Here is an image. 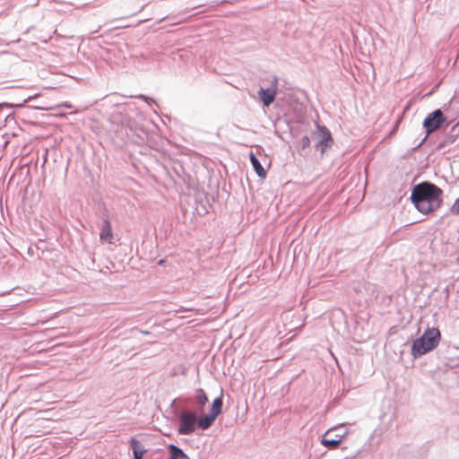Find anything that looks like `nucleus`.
Wrapping results in <instances>:
<instances>
[{
  "label": "nucleus",
  "mask_w": 459,
  "mask_h": 459,
  "mask_svg": "<svg viewBox=\"0 0 459 459\" xmlns=\"http://www.w3.org/2000/svg\"><path fill=\"white\" fill-rule=\"evenodd\" d=\"M442 195L441 188L434 184L422 182L413 187L411 198L420 212L429 214L441 207Z\"/></svg>",
  "instance_id": "obj_1"
},
{
  "label": "nucleus",
  "mask_w": 459,
  "mask_h": 459,
  "mask_svg": "<svg viewBox=\"0 0 459 459\" xmlns=\"http://www.w3.org/2000/svg\"><path fill=\"white\" fill-rule=\"evenodd\" d=\"M441 340L440 331L436 328H428L423 335L416 339L411 346V355L413 358L420 357L434 350Z\"/></svg>",
  "instance_id": "obj_2"
},
{
  "label": "nucleus",
  "mask_w": 459,
  "mask_h": 459,
  "mask_svg": "<svg viewBox=\"0 0 459 459\" xmlns=\"http://www.w3.org/2000/svg\"><path fill=\"white\" fill-rule=\"evenodd\" d=\"M347 434L348 431L342 427L331 429L323 435L321 443L329 449H335Z\"/></svg>",
  "instance_id": "obj_3"
},
{
  "label": "nucleus",
  "mask_w": 459,
  "mask_h": 459,
  "mask_svg": "<svg viewBox=\"0 0 459 459\" xmlns=\"http://www.w3.org/2000/svg\"><path fill=\"white\" fill-rule=\"evenodd\" d=\"M445 121L446 117L440 109H436L435 111L429 113L423 122V126L427 135H429L433 132L437 131Z\"/></svg>",
  "instance_id": "obj_4"
},
{
  "label": "nucleus",
  "mask_w": 459,
  "mask_h": 459,
  "mask_svg": "<svg viewBox=\"0 0 459 459\" xmlns=\"http://www.w3.org/2000/svg\"><path fill=\"white\" fill-rule=\"evenodd\" d=\"M197 422L195 413L191 411H184L180 417V425L178 432L182 435H188L195 431Z\"/></svg>",
  "instance_id": "obj_5"
},
{
  "label": "nucleus",
  "mask_w": 459,
  "mask_h": 459,
  "mask_svg": "<svg viewBox=\"0 0 459 459\" xmlns=\"http://www.w3.org/2000/svg\"><path fill=\"white\" fill-rule=\"evenodd\" d=\"M315 134L317 139L318 146L320 147L321 152H324L332 143L331 134L327 128L320 126L317 128Z\"/></svg>",
  "instance_id": "obj_6"
},
{
  "label": "nucleus",
  "mask_w": 459,
  "mask_h": 459,
  "mask_svg": "<svg viewBox=\"0 0 459 459\" xmlns=\"http://www.w3.org/2000/svg\"><path fill=\"white\" fill-rule=\"evenodd\" d=\"M277 93V80L274 79L273 84L260 91V99L264 106H269L275 99Z\"/></svg>",
  "instance_id": "obj_7"
},
{
  "label": "nucleus",
  "mask_w": 459,
  "mask_h": 459,
  "mask_svg": "<svg viewBox=\"0 0 459 459\" xmlns=\"http://www.w3.org/2000/svg\"><path fill=\"white\" fill-rule=\"evenodd\" d=\"M100 238L102 242L112 243L113 232L111 224L108 220H104L103 227L101 229Z\"/></svg>",
  "instance_id": "obj_8"
},
{
  "label": "nucleus",
  "mask_w": 459,
  "mask_h": 459,
  "mask_svg": "<svg viewBox=\"0 0 459 459\" xmlns=\"http://www.w3.org/2000/svg\"><path fill=\"white\" fill-rule=\"evenodd\" d=\"M131 446L134 453V459H142L144 450L142 448L141 443L135 438L131 439Z\"/></svg>",
  "instance_id": "obj_9"
},
{
  "label": "nucleus",
  "mask_w": 459,
  "mask_h": 459,
  "mask_svg": "<svg viewBox=\"0 0 459 459\" xmlns=\"http://www.w3.org/2000/svg\"><path fill=\"white\" fill-rule=\"evenodd\" d=\"M216 417L211 413L205 415L204 417L201 418L198 421V426L202 429H207L212 426L213 421L215 420Z\"/></svg>",
  "instance_id": "obj_10"
},
{
  "label": "nucleus",
  "mask_w": 459,
  "mask_h": 459,
  "mask_svg": "<svg viewBox=\"0 0 459 459\" xmlns=\"http://www.w3.org/2000/svg\"><path fill=\"white\" fill-rule=\"evenodd\" d=\"M169 452L171 459H188L187 455L174 445L169 446Z\"/></svg>",
  "instance_id": "obj_11"
},
{
  "label": "nucleus",
  "mask_w": 459,
  "mask_h": 459,
  "mask_svg": "<svg viewBox=\"0 0 459 459\" xmlns=\"http://www.w3.org/2000/svg\"><path fill=\"white\" fill-rule=\"evenodd\" d=\"M222 407L221 398H217L213 401L210 413L214 415L216 418L221 413Z\"/></svg>",
  "instance_id": "obj_12"
},
{
  "label": "nucleus",
  "mask_w": 459,
  "mask_h": 459,
  "mask_svg": "<svg viewBox=\"0 0 459 459\" xmlns=\"http://www.w3.org/2000/svg\"><path fill=\"white\" fill-rule=\"evenodd\" d=\"M195 401L201 407H204L208 402V397L203 389L196 391Z\"/></svg>",
  "instance_id": "obj_13"
},
{
  "label": "nucleus",
  "mask_w": 459,
  "mask_h": 459,
  "mask_svg": "<svg viewBox=\"0 0 459 459\" xmlns=\"http://www.w3.org/2000/svg\"><path fill=\"white\" fill-rule=\"evenodd\" d=\"M450 212L455 215H459V197L454 203L453 206L450 209Z\"/></svg>",
  "instance_id": "obj_14"
},
{
  "label": "nucleus",
  "mask_w": 459,
  "mask_h": 459,
  "mask_svg": "<svg viewBox=\"0 0 459 459\" xmlns=\"http://www.w3.org/2000/svg\"><path fill=\"white\" fill-rule=\"evenodd\" d=\"M250 160L255 170L256 171V173H258V159L253 152L250 153Z\"/></svg>",
  "instance_id": "obj_15"
},
{
  "label": "nucleus",
  "mask_w": 459,
  "mask_h": 459,
  "mask_svg": "<svg viewBox=\"0 0 459 459\" xmlns=\"http://www.w3.org/2000/svg\"><path fill=\"white\" fill-rule=\"evenodd\" d=\"M301 144L303 146V148H307L310 145V140L307 136H304L302 139H301Z\"/></svg>",
  "instance_id": "obj_16"
},
{
  "label": "nucleus",
  "mask_w": 459,
  "mask_h": 459,
  "mask_svg": "<svg viewBox=\"0 0 459 459\" xmlns=\"http://www.w3.org/2000/svg\"><path fill=\"white\" fill-rule=\"evenodd\" d=\"M259 169H260V178H264L265 177V171H264V169H263V167L261 165L259 167Z\"/></svg>",
  "instance_id": "obj_17"
},
{
  "label": "nucleus",
  "mask_w": 459,
  "mask_h": 459,
  "mask_svg": "<svg viewBox=\"0 0 459 459\" xmlns=\"http://www.w3.org/2000/svg\"><path fill=\"white\" fill-rule=\"evenodd\" d=\"M159 264H163V260H160V261L159 262Z\"/></svg>",
  "instance_id": "obj_18"
}]
</instances>
